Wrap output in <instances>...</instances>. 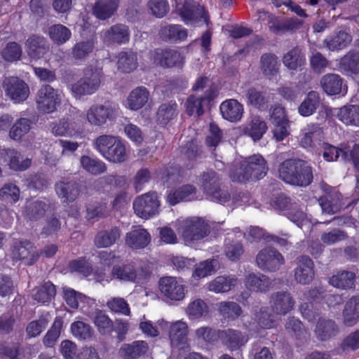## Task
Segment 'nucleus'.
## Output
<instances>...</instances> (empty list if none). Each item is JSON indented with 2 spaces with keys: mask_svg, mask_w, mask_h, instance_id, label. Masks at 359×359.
I'll return each instance as SVG.
<instances>
[{
  "mask_svg": "<svg viewBox=\"0 0 359 359\" xmlns=\"http://www.w3.org/2000/svg\"><path fill=\"white\" fill-rule=\"evenodd\" d=\"M278 174L285 182L299 187L309 185L313 178L311 167L306 161L299 159L283 161L279 166Z\"/></svg>",
  "mask_w": 359,
  "mask_h": 359,
  "instance_id": "f257e3e1",
  "label": "nucleus"
},
{
  "mask_svg": "<svg viewBox=\"0 0 359 359\" xmlns=\"http://www.w3.org/2000/svg\"><path fill=\"white\" fill-rule=\"evenodd\" d=\"M100 71L88 67L83 70V76L71 86V93L76 99L95 93L101 84Z\"/></svg>",
  "mask_w": 359,
  "mask_h": 359,
  "instance_id": "f03ea898",
  "label": "nucleus"
},
{
  "mask_svg": "<svg viewBox=\"0 0 359 359\" xmlns=\"http://www.w3.org/2000/svg\"><path fill=\"white\" fill-rule=\"evenodd\" d=\"M180 232L184 243L191 245L208 236L210 232V227L203 218L194 217L183 220Z\"/></svg>",
  "mask_w": 359,
  "mask_h": 359,
  "instance_id": "7ed1b4c3",
  "label": "nucleus"
},
{
  "mask_svg": "<svg viewBox=\"0 0 359 359\" xmlns=\"http://www.w3.org/2000/svg\"><path fill=\"white\" fill-rule=\"evenodd\" d=\"M118 105L110 101L103 104H95L89 107L86 114L87 121L94 126H102L108 121H113L118 116Z\"/></svg>",
  "mask_w": 359,
  "mask_h": 359,
  "instance_id": "20e7f679",
  "label": "nucleus"
},
{
  "mask_svg": "<svg viewBox=\"0 0 359 359\" xmlns=\"http://www.w3.org/2000/svg\"><path fill=\"white\" fill-rule=\"evenodd\" d=\"M9 257L13 264L24 261L27 265H33L39 258V252L28 240H16L9 251Z\"/></svg>",
  "mask_w": 359,
  "mask_h": 359,
  "instance_id": "39448f33",
  "label": "nucleus"
},
{
  "mask_svg": "<svg viewBox=\"0 0 359 359\" xmlns=\"http://www.w3.org/2000/svg\"><path fill=\"white\" fill-rule=\"evenodd\" d=\"M160 201L156 192H148L133 201L134 211L141 218L148 219L159 212Z\"/></svg>",
  "mask_w": 359,
  "mask_h": 359,
  "instance_id": "423d86ee",
  "label": "nucleus"
},
{
  "mask_svg": "<svg viewBox=\"0 0 359 359\" xmlns=\"http://www.w3.org/2000/svg\"><path fill=\"white\" fill-rule=\"evenodd\" d=\"M256 265L266 272H275L284 264L285 259L281 253L273 248L262 249L256 256Z\"/></svg>",
  "mask_w": 359,
  "mask_h": 359,
  "instance_id": "0eeeda50",
  "label": "nucleus"
},
{
  "mask_svg": "<svg viewBox=\"0 0 359 359\" xmlns=\"http://www.w3.org/2000/svg\"><path fill=\"white\" fill-rule=\"evenodd\" d=\"M2 86L6 95L15 103L22 102L29 96V86L24 81L18 77H6L3 81Z\"/></svg>",
  "mask_w": 359,
  "mask_h": 359,
  "instance_id": "6e6552de",
  "label": "nucleus"
},
{
  "mask_svg": "<svg viewBox=\"0 0 359 359\" xmlns=\"http://www.w3.org/2000/svg\"><path fill=\"white\" fill-rule=\"evenodd\" d=\"M188 332L187 323L182 320L176 321L170 325L169 339L173 351H188L190 349Z\"/></svg>",
  "mask_w": 359,
  "mask_h": 359,
  "instance_id": "1a4fd4ad",
  "label": "nucleus"
},
{
  "mask_svg": "<svg viewBox=\"0 0 359 359\" xmlns=\"http://www.w3.org/2000/svg\"><path fill=\"white\" fill-rule=\"evenodd\" d=\"M36 102L38 109L43 113H51L60 104V97L57 91L50 86H43L37 93Z\"/></svg>",
  "mask_w": 359,
  "mask_h": 359,
  "instance_id": "9d476101",
  "label": "nucleus"
},
{
  "mask_svg": "<svg viewBox=\"0 0 359 359\" xmlns=\"http://www.w3.org/2000/svg\"><path fill=\"white\" fill-rule=\"evenodd\" d=\"M245 170L244 177L239 180H249L250 179L259 180L266 174L268 168L264 158L259 154H254L245 158L243 161Z\"/></svg>",
  "mask_w": 359,
  "mask_h": 359,
  "instance_id": "9b49d317",
  "label": "nucleus"
},
{
  "mask_svg": "<svg viewBox=\"0 0 359 359\" xmlns=\"http://www.w3.org/2000/svg\"><path fill=\"white\" fill-rule=\"evenodd\" d=\"M161 292L167 298L180 301L184 297V287L182 282L175 277L166 276L159 280Z\"/></svg>",
  "mask_w": 359,
  "mask_h": 359,
  "instance_id": "f8f14e48",
  "label": "nucleus"
},
{
  "mask_svg": "<svg viewBox=\"0 0 359 359\" xmlns=\"http://www.w3.org/2000/svg\"><path fill=\"white\" fill-rule=\"evenodd\" d=\"M303 24L304 21L297 18L280 19L276 16L271 17L268 22L269 30L277 35L294 32L299 29Z\"/></svg>",
  "mask_w": 359,
  "mask_h": 359,
  "instance_id": "ddd939ff",
  "label": "nucleus"
},
{
  "mask_svg": "<svg viewBox=\"0 0 359 359\" xmlns=\"http://www.w3.org/2000/svg\"><path fill=\"white\" fill-rule=\"evenodd\" d=\"M269 302L273 313L281 316H285L290 312L295 303L292 294L287 291L273 292L270 297Z\"/></svg>",
  "mask_w": 359,
  "mask_h": 359,
  "instance_id": "4468645a",
  "label": "nucleus"
},
{
  "mask_svg": "<svg viewBox=\"0 0 359 359\" xmlns=\"http://www.w3.org/2000/svg\"><path fill=\"white\" fill-rule=\"evenodd\" d=\"M100 37L106 44L127 43L130 39V30L123 24H116L100 33Z\"/></svg>",
  "mask_w": 359,
  "mask_h": 359,
  "instance_id": "2eb2a0df",
  "label": "nucleus"
},
{
  "mask_svg": "<svg viewBox=\"0 0 359 359\" xmlns=\"http://www.w3.org/2000/svg\"><path fill=\"white\" fill-rule=\"evenodd\" d=\"M154 61L163 67H182L184 64V57L176 50L156 49L154 55Z\"/></svg>",
  "mask_w": 359,
  "mask_h": 359,
  "instance_id": "dca6fc26",
  "label": "nucleus"
},
{
  "mask_svg": "<svg viewBox=\"0 0 359 359\" xmlns=\"http://www.w3.org/2000/svg\"><path fill=\"white\" fill-rule=\"evenodd\" d=\"M142 269H137L133 264L114 266L111 271L114 277L127 282H139L145 277Z\"/></svg>",
  "mask_w": 359,
  "mask_h": 359,
  "instance_id": "f3484780",
  "label": "nucleus"
},
{
  "mask_svg": "<svg viewBox=\"0 0 359 359\" xmlns=\"http://www.w3.org/2000/svg\"><path fill=\"white\" fill-rule=\"evenodd\" d=\"M313 262L307 256H302L298 259L294 269V279L300 284H309L314 278Z\"/></svg>",
  "mask_w": 359,
  "mask_h": 359,
  "instance_id": "a211bd4d",
  "label": "nucleus"
},
{
  "mask_svg": "<svg viewBox=\"0 0 359 359\" xmlns=\"http://www.w3.org/2000/svg\"><path fill=\"white\" fill-rule=\"evenodd\" d=\"M273 281L267 276L261 273H250L245 276L244 285L245 287L252 292L265 293L272 287Z\"/></svg>",
  "mask_w": 359,
  "mask_h": 359,
  "instance_id": "6ab92c4d",
  "label": "nucleus"
},
{
  "mask_svg": "<svg viewBox=\"0 0 359 359\" xmlns=\"http://www.w3.org/2000/svg\"><path fill=\"white\" fill-rule=\"evenodd\" d=\"M160 38L168 43H180L187 39V29L180 25L165 24L158 31Z\"/></svg>",
  "mask_w": 359,
  "mask_h": 359,
  "instance_id": "aec40b11",
  "label": "nucleus"
},
{
  "mask_svg": "<svg viewBox=\"0 0 359 359\" xmlns=\"http://www.w3.org/2000/svg\"><path fill=\"white\" fill-rule=\"evenodd\" d=\"M151 242L149 233L141 226L131 229L126 234V245L131 249L139 250L146 248Z\"/></svg>",
  "mask_w": 359,
  "mask_h": 359,
  "instance_id": "412c9836",
  "label": "nucleus"
},
{
  "mask_svg": "<svg viewBox=\"0 0 359 359\" xmlns=\"http://www.w3.org/2000/svg\"><path fill=\"white\" fill-rule=\"evenodd\" d=\"M0 156L8 163L10 168L16 171L27 170L32 163V160L21 155L15 149H3L0 151Z\"/></svg>",
  "mask_w": 359,
  "mask_h": 359,
  "instance_id": "4be33fe9",
  "label": "nucleus"
},
{
  "mask_svg": "<svg viewBox=\"0 0 359 359\" xmlns=\"http://www.w3.org/2000/svg\"><path fill=\"white\" fill-rule=\"evenodd\" d=\"M55 189L62 203L74 202L80 194L79 184L73 181H59L55 183Z\"/></svg>",
  "mask_w": 359,
  "mask_h": 359,
  "instance_id": "5701e85b",
  "label": "nucleus"
},
{
  "mask_svg": "<svg viewBox=\"0 0 359 359\" xmlns=\"http://www.w3.org/2000/svg\"><path fill=\"white\" fill-rule=\"evenodd\" d=\"M26 52L33 59H39L49 50V43L46 38L32 35L25 43Z\"/></svg>",
  "mask_w": 359,
  "mask_h": 359,
  "instance_id": "b1692460",
  "label": "nucleus"
},
{
  "mask_svg": "<svg viewBox=\"0 0 359 359\" xmlns=\"http://www.w3.org/2000/svg\"><path fill=\"white\" fill-rule=\"evenodd\" d=\"M179 12L182 20L187 24L200 18H204L208 24L207 15L204 8L194 1H185L182 6L179 8Z\"/></svg>",
  "mask_w": 359,
  "mask_h": 359,
  "instance_id": "393cba45",
  "label": "nucleus"
},
{
  "mask_svg": "<svg viewBox=\"0 0 359 359\" xmlns=\"http://www.w3.org/2000/svg\"><path fill=\"white\" fill-rule=\"evenodd\" d=\"M219 109L222 117L232 123L239 121L243 114V104L235 99L222 102Z\"/></svg>",
  "mask_w": 359,
  "mask_h": 359,
  "instance_id": "a878e982",
  "label": "nucleus"
},
{
  "mask_svg": "<svg viewBox=\"0 0 359 359\" xmlns=\"http://www.w3.org/2000/svg\"><path fill=\"white\" fill-rule=\"evenodd\" d=\"M238 281L235 275L219 276L208 283V289L215 293H225L234 287Z\"/></svg>",
  "mask_w": 359,
  "mask_h": 359,
  "instance_id": "bb28decb",
  "label": "nucleus"
},
{
  "mask_svg": "<svg viewBox=\"0 0 359 359\" xmlns=\"http://www.w3.org/2000/svg\"><path fill=\"white\" fill-rule=\"evenodd\" d=\"M149 349L148 344L142 340L134 341L131 344H123L118 354L125 359H137L144 355Z\"/></svg>",
  "mask_w": 359,
  "mask_h": 359,
  "instance_id": "cd10ccee",
  "label": "nucleus"
},
{
  "mask_svg": "<svg viewBox=\"0 0 359 359\" xmlns=\"http://www.w3.org/2000/svg\"><path fill=\"white\" fill-rule=\"evenodd\" d=\"M320 86L327 95H338L346 92L345 86H343V79L336 74H327L320 79Z\"/></svg>",
  "mask_w": 359,
  "mask_h": 359,
  "instance_id": "c85d7f7f",
  "label": "nucleus"
},
{
  "mask_svg": "<svg viewBox=\"0 0 359 359\" xmlns=\"http://www.w3.org/2000/svg\"><path fill=\"white\" fill-rule=\"evenodd\" d=\"M223 344L231 351L238 350L248 341V337L241 331L235 330H224L221 334Z\"/></svg>",
  "mask_w": 359,
  "mask_h": 359,
  "instance_id": "c756f323",
  "label": "nucleus"
},
{
  "mask_svg": "<svg viewBox=\"0 0 359 359\" xmlns=\"http://www.w3.org/2000/svg\"><path fill=\"white\" fill-rule=\"evenodd\" d=\"M121 233L120 229L116 226L100 231L95 237V244L100 248H109L120 238Z\"/></svg>",
  "mask_w": 359,
  "mask_h": 359,
  "instance_id": "7c9ffc66",
  "label": "nucleus"
},
{
  "mask_svg": "<svg viewBox=\"0 0 359 359\" xmlns=\"http://www.w3.org/2000/svg\"><path fill=\"white\" fill-rule=\"evenodd\" d=\"M355 273L349 271H339L332 275L329 280V283L334 287L348 290L355 287Z\"/></svg>",
  "mask_w": 359,
  "mask_h": 359,
  "instance_id": "2f4dec72",
  "label": "nucleus"
},
{
  "mask_svg": "<svg viewBox=\"0 0 359 359\" xmlns=\"http://www.w3.org/2000/svg\"><path fill=\"white\" fill-rule=\"evenodd\" d=\"M49 205L42 200L28 202L25 208V217L29 221H38L43 218Z\"/></svg>",
  "mask_w": 359,
  "mask_h": 359,
  "instance_id": "473e14b6",
  "label": "nucleus"
},
{
  "mask_svg": "<svg viewBox=\"0 0 359 359\" xmlns=\"http://www.w3.org/2000/svg\"><path fill=\"white\" fill-rule=\"evenodd\" d=\"M344 323L353 326L359 319V295L353 296L347 301L343 311Z\"/></svg>",
  "mask_w": 359,
  "mask_h": 359,
  "instance_id": "72a5a7b5",
  "label": "nucleus"
},
{
  "mask_svg": "<svg viewBox=\"0 0 359 359\" xmlns=\"http://www.w3.org/2000/svg\"><path fill=\"white\" fill-rule=\"evenodd\" d=\"M305 56L302 49L296 46L288 51L283 57V65L291 71H297L305 64Z\"/></svg>",
  "mask_w": 359,
  "mask_h": 359,
  "instance_id": "f704fd0d",
  "label": "nucleus"
},
{
  "mask_svg": "<svg viewBox=\"0 0 359 359\" xmlns=\"http://www.w3.org/2000/svg\"><path fill=\"white\" fill-rule=\"evenodd\" d=\"M119 0H97L93 7V14L100 20L110 18L118 8Z\"/></svg>",
  "mask_w": 359,
  "mask_h": 359,
  "instance_id": "c9c22d12",
  "label": "nucleus"
},
{
  "mask_svg": "<svg viewBox=\"0 0 359 359\" xmlns=\"http://www.w3.org/2000/svg\"><path fill=\"white\" fill-rule=\"evenodd\" d=\"M351 41L352 37L349 34L344 31H339L326 38L323 43L330 50L334 51L346 48Z\"/></svg>",
  "mask_w": 359,
  "mask_h": 359,
  "instance_id": "e433bc0d",
  "label": "nucleus"
},
{
  "mask_svg": "<svg viewBox=\"0 0 359 359\" xmlns=\"http://www.w3.org/2000/svg\"><path fill=\"white\" fill-rule=\"evenodd\" d=\"M149 91L145 87L140 86L131 91L127 99L128 108L132 110L141 109L148 101Z\"/></svg>",
  "mask_w": 359,
  "mask_h": 359,
  "instance_id": "4c0bfd02",
  "label": "nucleus"
},
{
  "mask_svg": "<svg viewBox=\"0 0 359 359\" xmlns=\"http://www.w3.org/2000/svg\"><path fill=\"white\" fill-rule=\"evenodd\" d=\"M339 69L345 74L359 73V52L354 50L348 51L341 58Z\"/></svg>",
  "mask_w": 359,
  "mask_h": 359,
  "instance_id": "58836bf2",
  "label": "nucleus"
},
{
  "mask_svg": "<svg viewBox=\"0 0 359 359\" xmlns=\"http://www.w3.org/2000/svg\"><path fill=\"white\" fill-rule=\"evenodd\" d=\"M320 95L316 91H310L298 107V111L302 116L313 114L320 104Z\"/></svg>",
  "mask_w": 359,
  "mask_h": 359,
  "instance_id": "ea45409f",
  "label": "nucleus"
},
{
  "mask_svg": "<svg viewBox=\"0 0 359 359\" xmlns=\"http://www.w3.org/2000/svg\"><path fill=\"white\" fill-rule=\"evenodd\" d=\"M246 97L249 104L259 109H266L270 100L269 94L266 91L255 88H250L247 90Z\"/></svg>",
  "mask_w": 359,
  "mask_h": 359,
  "instance_id": "a19ab883",
  "label": "nucleus"
},
{
  "mask_svg": "<svg viewBox=\"0 0 359 359\" xmlns=\"http://www.w3.org/2000/svg\"><path fill=\"white\" fill-rule=\"evenodd\" d=\"M315 332L319 340L326 341L337 334V327L332 320L319 319Z\"/></svg>",
  "mask_w": 359,
  "mask_h": 359,
  "instance_id": "79ce46f5",
  "label": "nucleus"
},
{
  "mask_svg": "<svg viewBox=\"0 0 359 359\" xmlns=\"http://www.w3.org/2000/svg\"><path fill=\"white\" fill-rule=\"evenodd\" d=\"M80 163L83 170L93 175H101L107 170L106 164L97 158L82 156Z\"/></svg>",
  "mask_w": 359,
  "mask_h": 359,
  "instance_id": "37998d69",
  "label": "nucleus"
},
{
  "mask_svg": "<svg viewBox=\"0 0 359 359\" xmlns=\"http://www.w3.org/2000/svg\"><path fill=\"white\" fill-rule=\"evenodd\" d=\"M338 117L344 124L359 128V106L348 105L341 107Z\"/></svg>",
  "mask_w": 359,
  "mask_h": 359,
  "instance_id": "c03bdc74",
  "label": "nucleus"
},
{
  "mask_svg": "<svg viewBox=\"0 0 359 359\" xmlns=\"http://www.w3.org/2000/svg\"><path fill=\"white\" fill-rule=\"evenodd\" d=\"M178 114L177 104L175 102H170L159 106L157 113V121L162 125H166L174 119Z\"/></svg>",
  "mask_w": 359,
  "mask_h": 359,
  "instance_id": "a18cd8bd",
  "label": "nucleus"
},
{
  "mask_svg": "<svg viewBox=\"0 0 359 359\" xmlns=\"http://www.w3.org/2000/svg\"><path fill=\"white\" fill-rule=\"evenodd\" d=\"M48 34L50 39L57 45L65 43L72 36V32L66 26L57 24L48 27Z\"/></svg>",
  "mask_w": 359,
  "mask_h": 359,
  "instance_id": "49530a36",
  "label": "nucleus"
},
{
  "mask_svg": "<svg viewBox=\"0 0 359 359\" xmlns=\"http://www.w3.org/2000/svg\"><path fill=\"white\" fill-rule=\"evenodd\" d=\"M117 59L118 69L123 72L129 73L137 67V55L132 51L119 53Z\"/></svg>",
  "mask_w": 359,
  "mask_h": 359,
  "instance_id": "de8ad7c7",
  "label": "nucleus"
},
{
  "mask_svg": "<svg viewBox=\"0 0 359 359\" xmlns=\"http://www.w3.org/2000/svg\"><path fill=\"white\" fill-rule=\"evenodd\" d=\"M32 121L27 118H20L11 128L9 137L14 140H20L27 135L32 128Z\"/></svg>",
  "mask_w": 359,
  "mask_h": 359,
  "instance_id": "09e8293b",
  "label": "nucleus"
},
{
  "mask_svg": "<svg viewBox=\"0 0 359 359\" xmlns=\"http://www.w3.org/2000/svg\"><path fill=\"white\" fill-rule=\"evenodd\" d=\"M55 294V285L50 282H46L39 287L32 290V297L39 302H47Z\"/></svg>",
  "mask_w": 359,
  "mask_h": 359,
  "instance_id": "8fccbe9b",
  "label": "nucleus"
},
{
  "mask_svg": "<svg viewBox=\"0 0 359 359\" xmlns=\"http://www.w3.org/2000/svg\"><path fill=\"white\" fill-rule=\"evenodd\" d=\"M278 57L271 53L264 54L261 57V69L266 76L276 74L279 69Z\"/></svg>",
  "mask_w": 359,
  "mask_h": 359,
  "instance_id": "3c124183",
  "label": "nucleus"
},
{
  "mask_svg": "<svg viewBox=\"0 0 359 359\" xmlns=\"http://www.w3.org/2000/svg\"><path fill=\"white\" fill-rule=\"evenodd\" d=\"M205 95L204 96H195L191 95L187 99L186 102L187 112L189 116H199L203 114V102L205 100H210V95Z\"/></svg>",
  "mask_w": 359,
  "mask_h": 359,
  "instance_id": "603ef678",
  "label": "nucleus"
},
{
  "mask_svg": "<svg viewBox=\"0 0 359 359\" xmlns=\"http://www.w3.org/2000/svg\"><path fill=\"white\" fill-rule=\"evenodd\" d=\"M267 130L266 123L259 118H253L245 128V133L255 141L260 140Z\"/></svg>",
  "mask_w": 359,
  "mask_h": 359,
  "instance_id": "864d4df0",
  "label": "nucleus"
},
{
  "mask_svg": "<svg viewBox=\"0 0 359 359\" xmlns=\"http://www.w3.org/2000/svg\"><path fill=\"white\" fill-rule=\"evenodd\" d=\"M218 268L219 262L217 259H207L196 266L193 277L196 278H205L215 272Z\"/></svg>",
  "mask_w": 359,
  "mask_h": 359,
  "instance_id": "5fc2aeb1",
  "label": "nucleus"
},
{
  "mask_svg": "<svg viewBox=\"0 0 359 359\" xmlns=\"http://www.w3.org/2000/svg\"><path fill=\"white\" fill-rule=\"evenodd\" d=\"M220 180L219 175L213 170L204 172L201 178V183L204 193L207 194L213 189L220 187Z\"/></svg>",
  "mask_w": 359,
  "mask_h": 359,
  "instance_id": "6e6d98bb",
  "label": "nucleus"
},
{
  "mask_svg": "<svg viewBox=\"0 0 359 359\" xmlns=\"http://www.w3.org/2000/svg\"><path fill=\"white\" fill-rule=\"evenodd\" d=\"M209 309L207 304L201 299H197L189 304L186 313L190 318L198 319L206 316Z\"/></svg>",
  "mask_w": 359,
  "mask_h": 359,
  "instance_id": "4d7b16f0",
  "label": "nucleus"
},
{
  "mask_svg": "<svg viewBox=\"0 0 359 359\" xmlns=\"http://www.w3.org/2000/svg\"><path fill=\"white\" fill-rule=\"evenodd\" d=\"M322 130L317 123L307 125L302 130V137L300 140L301 145L304 147H309L312 145L313 139L320 137Z\"/></svg>",
  "mask_w": 359,
  "mask_h": 359,
  "instance_id": "13d9d810",
  "label": "nucleus"
},
{
  "mask_svg": "<svg viewBox=\"0 0 359 359\" xmlns=\"http://www.w3.org/2000/svg\"><path fill=\"white\" fill-rule=\"evenodd\" d=\"M226 257L232 262L240 259L244 252L243 245L239 241H231L229 237L226 239L224 249Z\"/></svg>",
  "mask_w": 359,
  "mask_h": 359,
  "instance_id": "bf43d9fd",
  "label": "nucleus"
},
{
  "mask_svg": "<svg viewBox=\"0 0 359 359\" xmlns=\"http://www.w3.org/2000/svg\"><path fill=\"white\" fill-rule=\"evenodd\" d=\"M62 320L60 318H56L43 339V343L46 347H53L59 338L62 327Z\"/></svg>",
  "mask_w": 359,
  "mask_h": 359,
  "instance_id": "052dcab7",
  "label": "nucleus"
},
{
  "mask_svg": "<svg viewBox=\"0 0 359 359\" xmlns=\"http://www.w3.org/2000/svg\"><path fill=\"white\" fill-rule=\"evenodd\" d=\"M104 158L113 163H122L126 160V147L118 137Z\"/></svg>",
  "mask_w": 359,
  "mask_h": 359,
  "instance_id": "680f3d73",
  "label": "nucleus"
},
{
  "mask_svg": "<svg viewBox=\"0 0 359 359\" xmlns=\"http://www.w3.org/2000/svg\"><path fill=\"white\" fill-rule=\"evenodd\" d=\"M118 137L102 135L97 137L93 143L94 148L104 158L115 144Z\"/></svg>",
  "mask_w": 359,
  "mask_h": 359,
  "instance_id": "e2e57ef3",
  "label": "nucleus"
},
{
  "mask_svg": "<svg viewBox=\"0 0 359 359\" xmlns=\"http://www.w3.org/2000/svg\"><path fill=\"white\" fill-rule=\"evenodd\" d=\"M94 42L92 40L80 41L72 48V57L76 60H83L93 51Z\"/></svg>",
  "mask_w": 359,
  "mask_h": 359,
  "instance_id": "0e129e2a",
  "label": "nucleus"
},
{
  "mask_svg": "<svg viewBox=\"0 0 359 359\" xmlns=\"http://www.w3.org/2000/svg\"><path fill=\"white\" fill-rule=\"evenodd\" d=\"M219 313L226 318L235 320L242 313L241 306L233 302H222L218 307Z\"/></svg>",
  "mask_w": 359,
  "mask_h": 359,
  "instance_id": "69168bd1",
  "label": "nucleus"
},
{
  "mask_svg": "<svg viewBox=\"0 0 359 359\" xmlns=\"http://www.w3.org/2000/svg\"><path fill=\"white\" fill-rule=\"evenodd\" d=\"M106 305L114 313L126 316L130 315L129 305L122 297H111L107 301Z\"/></svg>",
  "mask_w": 359,
  "mask_h": 359,
  "instance_id": "338daca9",
  "label": "nucleus"
},
{
  "mask_svg": "<svg viewBox=\"0 0 359 359\" xmlns=\"http://www.w3.org/2000/svg\"><path fill=\"white\" fill-rule=\"evenodd\" d=\"M72 334L80 339H88L92 337L91 327L83 321H76L71 325Z\"/></svg>",
  "mask_w": 359,
  "mask_h": 359,
  "instance_id": "774afa93",
  "label": "nucleus"
}]
</instances>
